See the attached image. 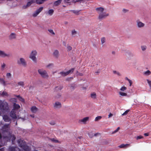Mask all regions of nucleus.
Masks as SVG:
<instances>
[{"label": "nucleus", "mask_w": 151, "mask_h": 151, "mask_svg": "<svg viewBox=\"0 0 151 151\" xmlns=\"http://www.w3.org/2000/svg\"><path fill=\"white\" fill-rule=\"evenodd\" d=\"M34 1L33 0H32L28 2L26 5H24L23 6V8L24 9H26Z\"/></svg>", "instance_id": "nucleus-12"}, {"label": "nucleus", "mask_w": 151, "mask_h": 151, "mask_svg": "<svg viewBox=\"0 0 151 151\" xmlns=\"http://www.w3.org/2000/svg\"><path fill=\"white\" fill-rule=\"evenodd\" d=\"M50 140L51 141L53 142H55V143H59V141L58 140L56 139H55L54 138L51 139Z\"/></svg>", "instance_id": "nucleus-28"}, {"label": "nucleus", "mask_w": 151, "mask_h": 151, "mask_svg": "<svg viewBox=\"0 0 151 151\" xmlns=\"http://www.w3.org/2000/svg\"><path fill=\"white\" fill-rule=\"evenodd\" d=\"M54 12V10L52 9H49L47 12V13L50 15H52Z\"/></svg>", "instance_id": "nucleus-23"}, {"label": "nucleus", "mask_w": 151, "mask_h": 151, "mask_svg": "<svg viewBox=\"0 0 151 151\" xmlns=\"http://www.w3.org/2000/svg\"><path fill=\"white\" fill-rule=\"evenodd\" d=\"M11 74L10 73H7L6 74V76L8 78H9L11 76Z\"/></svg>", "instance_id": "nucleus-47"}, {"label": "nucleus", "mask_w": 151, "mask_h": 151, "mask_svg": "<svg viewBox=\"0 0 151 151\" xmlns=\"http://www.w3.org/2000/svg\"><path fill=\"white\" fill-rule=\"evenodd\" d=\"M113 115V114L111 113H110L109 114V118L112 116Z\"/></svg>", "instance_id": "nucleus-55"}, {"label": "nucleus", "mask_w": 151, "mask_h": 151, "mask_svg": "<svg viewBox=\"0 0 151 151\" xmlns=\"http://www.w3.org/2000/svg\"><path fill=\"white\" fill-rule=\"evenodd\" d=\"M119 129H120V127H118L116 130H115L113 132H112V134H114V133H116L119 131Z\"/></svg>", "instance_id": "nucleus-36"}, {"label": "nucleus", "mask_w": 151, "mask_h": 151, "mask_svg": "<svg viewBox=\"0 0 151 151\" xmlns=\"http://www.w3.org/2000/svg\"><path fill=\"white\" fill-rule=\"evenodd\" d=\"M125 79H126V80H127L128 81H129L130 80V79H129V78H128L127 77H126V78H125Z\"/></svg>", "instance_id": "nucleus-60"}, {"label": "nucleus", "mask_w": 151, "mask_h": 151, "mask_svg": "<svg viewBox=\"0 0 151 151\" xmlns=\"http://www.w3.org/2000/svg\"><path fill=\"white\" fill-rule=\"evenodd\" d=\"M20 150L19 148L17 147H11L9 148V151H20Z\"/></svg>", "instance_id": "nucleus-14"}, {"label": "nucleus", "mask_w": 151, "mask_h": 151, "mask_svg": "<svg viewBox=\"0 0 151 151\" xmlns=\"http://www.w3.org/2000/svg\"><path fill=\"white\" fill-rule=\"evenodd\" d=\"M88 119L89 117H86L81 119L80 121L83 122V124H85L86 123V122L88 120Z\"/></svg>", "instance_id": "nucleus-19"}, {"label": "nucleus", "mask_w": 151, "mask_h": 151, "mask_svg": "<svg viewBox=\"0 0 151 151\" xmlns=\"http://www.w3.org/2000/svg\"><path fill=\"white\" fill-rule=\"evenodd\" d=\"M113 72L114 74H116L119 76H120L121 75V74L119 73L118 72L116 71H115V70L113 71Z\"/></svg>", "instance_id": "nucleus-40"}, {"label": "nucleus", "mask_w": 151, "mask_h": 151, "mask_svg": "<svg viewBox=\"0 0 151 151\" xmlns=\"http://www.w3.org/2000/svg\"><path fill=\"white\" fill-rule=\"evenodd\" d=\"M53 55L55 56L58 57L59 55L58 51L57 50H55L53 53Z\"/></svg>", "instance_id": "nucleus-25"}, {"label": "nucleus", "mask_w": 151, "mask_h": 151, "mask_svg": "<svg viewBox=\"0 0 151 151\" xmlns=\"http://www.w3.org/2000/svg\"><path fill=\"white\" fill-rule=\"evenodd\" d=\"M109 15V14L103 12L99 14L98 18L99 19L101 20L105 18L106 17L108 16Z\"/></svg>", "instance_id": "nucleus-7"}, {"label": "nucleus", "mask_w": 151, "mask_h": 151, "mask_svg": "<svg viewBox=\"0 0 151 151\" xmlns=\"http://www.w3.org/2000/svg\"><path fill=\"white\" fill-rule=\"evenodd\" d=\"M43 8V7H41L37 9L33 14V17H36L42 11Z\"/></svg>", "instance_id": "nucleus-8"}, {"label": "nucleus", "mask_w": 151, "mask_h": 151, "mask_svg": "<svg viewBox=\"0 0 151 151\" xmlns=\"http://www.w3.org/2000/svg\"><path fill=\"white\" fill-rule=\"evenodd\" d=\"M67 50L68 51H69L72 50V47L71 46H68L67 47Z\"/></svg>", "instance_id": "nucleus-38"}, {"label": "nucleus", "mask_w": 151, "mask_h": 151, "mask_svg": "<svg viewBox=\"0 0 151 151\" xmlns=\"http://www.w3.org/2000/svg\"><path fill=\"white\" fill-rule=\"evenodd\" d=\"M16 37V35L14 33H12L9 36V38L10 39L12 40L15 39Z\"/></svg>", "instance_id": "nucleus-20"}, {"label": "nucleus", "mask_w": 151, "mask_h": 151, "mask_svg": "<svg viewBox=\"0 0 151 151\" xmlns=\"http://www.w3.org/2000/svg\"><path fill=\"white\" fill-rule=\"evenodd\" d=\"M58 96L57 97L58 98H59L60 96H61V95L60 94H58Z\"/></svg>", "instance_id": "nucleus-63"}, {"label": "nucleus", "mask_w": 151, "mask_h": 151, "mask_svg": "<svg viewBox=\"0 0 151 151\" xmlns=\"http://www.w3.org/2000/svg\"><path fill=\"white\" fill-rule=\"evenodd\" d=\"M38 110V109L35 106H32L31 108V111L33 113H36Z\"/></svg>", "instance_id": "nucleus-16"}, {"label": "nucleus", "mask_w": 151, "mask_h": 151, "mask_svg": "<svg viewBox=\"0 0 151 151\" xmlns=\"http://www.w3.org/2000/svg\"><path fill=\"white\" fill-rule=\"evenodd\" d=\"M129 110H127L126 111L122 114V115H126L128 113L129 111Z\"/></svg>", "instance_id": "nucleus-41"}, {"label": "nucleus", "mask_w": 151, "mask_h": 151, "mask_svg": "<svg viewBox=\"0 0 151 151\" xmlns=\"http://www.w3.org/2000/svg\"><path fill=\"white\" fill-rule=\"evenodd\" d=\"M115 52H114V51H113V52H112V53L113 54H115Z\"/></svg>", "instance_id": "nucleus-64"}, {"label": "nucleus", "mask_w": 151, "mask_h": 151, "mask_svg": "<svg viewBox=\"0 0 151 151\" xmlns=\"http://www.w3.org/2000/svg\"><path fill=\"white\" fill-rule=\"evenodd\" d=\"M53 64L52 63H50L48 65H47L46 66V67L47 68H49V67H50V66H53Z\"/></svg>", "instance_id": "nucleus-49"}, {"label": "nucleus", "mask_w": 151, "mask_h": 151, "mask_svg": "<svg viewBox=\"0 0 151 151\" xmlns=\"http://www.w3.org/2000/svg\"><path fill=\"white\" fill-rule=\"evenodd\" d=\"M76 32L75 30H73L72 31V34L73 35L76 34Z\"/></svg>", "instance_id": "nucleus-42"}, {"label": "nucleus", "mask_w": 151, "mask_h": 151, "mask_svg": "<svg viewBox=\"0 0 151 151\" xmlns=\"http://www.w3.org/2000/svg\"><path fill=\"white\" fill-rule=\"evenodd\" d=\"M18 84L19 85L23 87L24 86V84L23 82L20 81L18 82Z\"/></svg>", "instance_id": "nucleus-33"}, {"label": "nucleus", "mask_w": 151, "mask_h": 151, "mask_svg": "<svg viewBox=\"0 0 151 151\" xmlns=\"http://www.w3.org/2000/svg\"><path fill=\"white\" fill-rule=\"evenodd\" d=\"M38 71L39 74L42 78H47L49 76L46 70L42 69H39Z\"/></svg>", "instance_id": "nucleus-3"}, {"label": "nucleus", "mask_w": 151, "mask_h": 151, "mask_svg": "<svg viewBox=\"0 0 151 151\" xmlns=\"http://www.w3.org/2000/svg\"><path fill=\"white\" fill-rule=\"evenodd\" d=\"M73 12L75 13V14H77L78 13V11H76L75 10H73Z\"/></svg>", "instance_id": "nucleus-56"}, {"label": "nucleus", "mask_w": 151, "mask_h": 151, "mask_svg": "<svg viewBox=\"0 0 151 151\" xmlns=\"http://www.w3.org/2000/svg\"><path fill=\"white\" fill-rule=\"evenodd\" d=\"M4 149L3 148H1L0 149V151H3Z\"/></svg>", "instance_id": "nucleus-59"}, {"label": "nucleus", "mask_w": 151, "mask_h": 151, "mask_svg": "<svg viewBox=\"0 0 151 151\" xmlns=\"http://www.w3.org/2000/svg\"><path fill=\"white\" fill-rule=\"evenodd\" d=\"M17 143L19 147L22 148L25 151H30L31 149L29 146L27 145L26 143L24 140L19 139Z\"/></svg>", "instance_id": "nucleus-1"}, {"label": "nucleus", "mask_w": 151, "mask_h": 151, "mask_svg": "<svg viewBox=\"0 0 151 151\" xmlns=\"http://www.w3.org/2000/svg\"><path fill=\"white\" fill-rule=\"evenodd\" d=\"M96 94L94 93H93L91 94V97L92 98L95 99L96 98Z\"/></svg>", "instance_id": "nucleus-31"}, {"label": "nucleus", "mask_w": 151, "mask_h": 151, "mask_svg": "<svg viewBox=\"0 0 151 151\" xmlns=\"http://www.w3.org/2000/svg\"><path fill=\"white\" fill-rule=\"evenodd\" d=\"M20 106L16 103H14L13 104V108L14 109H18L20 108Z\"/></svg>", "instance_id": "nucleus-21"}, {"label": "nucleus", "mask_w": 151, "mask_h": 151, "mask_svg": "<svg viewBox=\"0 0 151 151\" xmlns=\"http://www.w3.org/2000/svg\"><path fill=\"white\" fill-rule=\"evenodd\" d=\"M10 101L13 103H16L17 102V99L15 98H12L10 99Z\"/></svg>", "instance_id": "nucleus-26"}, {"label": "nucleus", "mask_w": 151, "mask_h": 151, "mask_svg": "<svg viewBox=\"0 0 151 151\" xmlns=\"http://www.w3.org/2000/svg\"><path fill=\"white\" fill-rule=\"evenodd\" d=\"M96 10L97 13L99 14L104 12V8L102 7H98L96 9Z\"/></svg>", "instance_id": "nucleus-10"}, {"label": "nucleus", "mask_w": 151, "mask_h": 151, "mask_svg": "<svg viewBox=\"0 0 151 151\" xmlns=\"http://www.w3.org/2000/svg\"><path fill=\"white\" fill-rule=\"evenodd\" d=\"M100 73V71L99 70L95 72V73Z\"/></svg>", "instance_id": "nucleus-58"}, {"label": "nucleus", "mask_w": 151, "mask_h": 151, "mask_svg": "<svg viewBox=\"0 0 151 151\" xmlns=\"http://www.w3.org/2000/svg\"><path fill=\"white\" fill-rule=\"evenodd\" d=\"M147 82L149 85V86L151 88V81H149V80H147Z\"/></svg>", "instance_id": "nucleus-48"}, {"label": "nucleus", "mask_w": 151, "mask_h": 151, "mask_svg": "<svg viewBox=\"0 0 151 151\" xmlns=\"http://www.w3.org/2000/svg\"><path fill=\"white\" fill-rule=\"evenodd\" d=\"M119 94L122 96H127V93L123 92L121 91H119Z\"/></svg>", "instance_id": "nucleus-27"}, {"label": "nucleus", "mask_w": 151, "mask_h": 151, "mask_svg": "<svg viewBox=\"0 0 151 151\" xmlns=\"http://www.w3.org/2000/svg\"><path fill=\"white\" fill-rule=\"evenodd\" d=\"M74 69V68H72L70 70L66 72H60V74H61L63 76H66L68 75L70 73H73Z\"/></svg>", "instance_id": "nucleus-6"}, {"label": "nucleus", "mask_w": 151, "mask_h": 151, "mask_svg": "<svg viewBox=\"0 0 151 151\" xmlns=\"http://www.w3.org/2000/svg\"><path fill=\"white\" fill-rule=\"evenodd\" d=\"M0 82L4 86H5L6 85L5 81L3 78H0Z\"/></svg>", "instance_id": "nucleus-24"}, {"label": "nucleus", "mask_w": 151, "mask_h": 151, "mask_svg": "<svg viewBox=\"0 0 151 151\" xmlns=\"http://www.w3.org/2000/svg\"><path fill=\"white\" fill-rule=\"evenodd\" d=\"M151 73V72L149 70H147L144 72V74L146 75H150Z\"/></svg>", "instance_id": "nucleus-29"}, {"label": "nucleus", "mask_w": 151, "mask_h": 151, "mask_svg": "<svg viewBox=\"0 0 151 151\" xmlns=\"http://www.w3.org/2000/svg\"><path fill=\"white\" fill-rule=\"evenodd\" d=\"M17 63L19 65H21L24 67H26L27 65V63L25 59L22 58H20L17 60Z\"/></svg>", "instance_id": "nucleus-5"}, {"label": "nucleus", "mask_w": 151, "mask_h": 151, "mask_svg": "<svg viewBox=\"0 0 151 151\" xmlns=\"http://www.w3.org/2000/svg\"><path fill=\"white\" fill-rule=\"evenodd\" d=\"M9 54H6L4 51L0 50V57L4 58L5 57H9Z\"/></svg>", "instance_id": "nucleus-13"}, {"label": "nucleus", "mask_w": 151, "mask_h": 151, "mask_svg": "<svg viewBox=\"0 0 151 151\" xmlns=\"http://www.w3.org/2000/svg\"><path fill=\"white\" fill-rule=\"evenodd\" d=\"M37 52L36 50H33L32 52L29 56L30 58L32 60L35 62L36 63L37 60L36 58V56L37 55Z\"/></svg>", "instance_id": "nucleus-4"}, {"label": "nucleus", "mask_w": 151, "mask_h": 151, "mask_svg": "<svg viewBox=\"0 0 151 151\" xmlns=\"http://www.w3.org/2000/svg\"><path fill=\"white\" fill-rule=\"evenodd\" d=\"M3 119L5 122H9L11 121V119L9 117L6 115H3Z\"/></svg>", "instance_id": "nucleus-11"}, {"label": "nucleus", "mask_w": 151, "mask_h": 151, "mask_svg": "<svg viewBox=\"0 0 151 151\" xmlns=\"http://www.w3.org/2000/svg\"><path fill=\"white\" fill-rule=\"evenodd\" d=\"M2 135L0 133V139H1L2 138Z\"/></svg>", "instance_id": "nucleus-61"}, {"label": "nucleus", "mask_w": 151, "mask_h": 151, "mask_svg": "<svg viewBox=\"0 0 151 151\" xmlns=\"http://www.w3.org/2000/svg\"><path fill=\"white\" fill-rule=\"evenodd\" d=\"M48 31H49V32L50 33L52 34L53 35H55V34L53 30L52 29H48Z\"/></svg>", "instance_id": "nucleus-44"}, {"label": "nucleus", "mask_w": 151, "mask_h": 151, "mask_svg": "<svg viewBox=\"0 0 151 151\" xmlns=\"http://www.w3.org/2000/svg\"><path fill=\"white\" fill-rule=\"evenodd\" d=\"M30 116L33 118H34V115H30Z\"/></svg>", "instance_id": "nucleus-62"}, {"label": "nucleus", "mask_w": 151, "mask_h": 151, "mask_svg": "<svg viewBox=\"0 0 151 151\" xmlns=\"http://www.w3.org/2000/svg\"><path fill=\"white\" fill-rule=\"evenodd\" d=\"M61 106V103L59 102H56L55 103L54 106L55 108H60Z\"/></svg>", "instance_id": "nucleus-17"}, {"label": "nucleus", "mask_w": 151, "mask_h": 151, "mask_svg": "<svg viewBox=\"0 0 151 151\" xmlns=\"http://www.w3.org/2000/svg\"><path fill=\"white\" fill-rule=\"evenodd\" d=\"M9 109L8 103L4 102L0 104V110L2 111H7Z\"/></svg>", "instance_id": "nucleus-2"}, {"label": "nucleus", "mask_w": 151, "mask_h": 151, "mask_svg": "<svg viewBox=\"0 0 151 151\" xmlns=\"http://www.w3.org/2000/svg\"><path fill=\"white\" fill-rule=\"evenodd\" d=\"M6 66V64L3 63L1 65V69L2 70H4V68Z\"/></svg>", "instance_id": "nucleus-34"}, {"label": "nucleus", "mask_w": 151, "mask_h": 151, "mask_svg": "<svg viewBox=\"0 0 151 151\" xmlns=\"http://www.w3.org/2000/svg\"><path fill=\"white\" fill-rule=\"evenodd\" d=\"M141 48L142 50L144 51L146 49V47L145 46H141Z\"/></svg>", "instance_id": "nucleus-43"}, {"label": "nucleus", "mask_w": 151, "mask_h": 151, "mask_svg": "<svg viewBox=\"0 0 151 151\" xmlns=\"http://www.w3.org/2000/svg\"><path fill=\"white\" fill-rule=\"evenodd\" d=\"M62 86H60V87H56V88H58V89L60 90L62 88Z\"/></svg>", "instance_id": "nucleus-51"}, {"label": "nucleus", "mask_w": 151, "mask_h": 151, "mask_svg": "<svg viewBox=\"0 0 151 151\" xmlns=\"http://www.w3.org/2000/svg\"><path fill=\"white\" fill-rule=\"evenodd\" d=\"M130 146V144H122L120 145H119V147L120 148H126L127 147L129 146Z\"/></svg>", "instance_id": "nucleus-18"}, {"label": "nucleus", "mask_w": 151, "mask_h": 151, "mask_svg": "<svg viewBox=\"0 0 151 151\" xmlns=\"http://www.w3.org/2000/svg\"><path fill=\"white\" fill-rule=\"evenodd\" d=\"M50 124H51L53 125L55 124V123L54 122H50Z\"/></svg>", "instance_id": "nucleus-57"}, {"label": "nucleus", "mask_w": 151, "mask_h": 151, "mask_svg": "<svg viewBox=\"0 0 151 151\" xmlns=\"http://www.w3.org/2000/svg\"><path fill=\"white\" fill-rule=\"evenodd\" d=\"M101 116H99L96 117L95 120V121H97L100 119L101 118Z\"/></svg>", "instance_id": "nucleus-32"}, {"label": "nucleus", "mask_w": 151, "mask_h": 151, "mask_svg": "<svg viewBox=\"0 0 151 151\" xmlns=\"http://www.w3.org/2000/svg\"><path fill=\"white\" fill-rule=\"evenodd\" d=\"M143 136H141V135H139V136H138L137 137V139L138 140V139H141L143 138Z\"/></svg>", "instance_id": "nucleus-46"}, {"label": "nucleus", "mask_w": 151, "mask_h": 151, "mask_svg": "<svg viewBox=\"0 0 151 151\" xmlns=\"http://www.w3.org/2000/svg\"><path fill=\"white\" fill-rule=\"evenodd\" d=\"M106 41V39L105 37H103L101 38V41L102 44H103Z\"/></svg>", "instance_id": "nucleus-30"}, {"label": "nucleus", "mask_w": 151, "mask_h": 151, "mask_svg": "<svg viewBox=\"0 0 151 151\" xmlns=\"http://www.w3.org/2000/svg\"><path fill=\"white\" fill-rule=\"evenodd\" d=\"M62 0H58L55 1L54 3V5L55 6H58L61 3Z\"/></svg>", "instance_id": "nucleus-22"}, {"label": "nucleus", "mask_w": 151, "mask_h": 151, "mask_svg": "<svg viewBox=\"0 0 151 151\" xmlns=\"http://www.w3.org/2000/svg\"><path fill=\"white\" fill-rule=\"evenodd\" d=\"M137 25L139 27H142L144 26L145 24L139 20L137 21Z\"/></svg>", "instance_id": "nucleus-15"}, {"label": "nucleus", "mask_w": 151, "mask_h": 151, "mask_svg": "<svg viewBox=\"0 0 151 151\" xmlns=\"http://www.w3.org/2000/svg\"><path fill=\"white\" fill-rule=\"evenodd\" d=\"M14 96H16V97L19 98V99L20 98V97H21L20 95H14Z\"/></svg>", "instance_id": "nucleus-54"}, {"label": "nucleus", "mask_w": 151, "mask_h": 151, "mask_svg": "<svg viewBox=\"0 0 151 151\" xmlns=\"http://www.w3.org/2000/svg\"><path fill=\"white\" fill-rule=\"evenodd\" d=\"M129 83V86H131V85H132V81L131 80H130L129 81H128Z\"/></svg>", "instance_id": "nucleus-52"}, {"label": "nucleus", "mask_w": 151, "mask_h": 151, "mask_svg": "<svg viewBox=\"0 0 151 151\" xmlns=\"http://www.w3.org/2000/svg\"><path fill=\"white\" fill-rule=\"evenodd\" d=\"M2 96H8V94L7 92L6 91H4L1 94Z\"/></svg>", "instance_id": "nucleus-37"}, {"label": "nucleus", "mask_w": 151, "mask_h": 151, "mask_svg": "<svg viewBox=\"0 0 151 151\" xmlns=\"http://www.w3.org/2000/svg\"><path fill=\"white\" fill-rule=\"evenodd\" d=\"M149 134L148 133H145L144 134V135L145 136H147L149 135Z\"/></svg>", "instance_id": "nucleus-53"}, {"label": "nucleus", "mask_w": 151, "mask_h": 151, "mask_svg": "<svg viewBox=\"0 0 151 151\" xmlns=\"http://www.w3.org/2000/svg\"><path fill=\"white\" fill-rule=\"evenodd\" d=\"M127 89V88L125 87L124 86H122L120 88V90L124 91Z\"/></svg>", "instance_id": "nucleus-35"}, {"label": "nucleus", "mask_w": 151, "mask_h": 151, "mask_svg": "<svg viewBox=\"0 0 151 151\" xmlns=\"http://www.w3.org/2000/svg\"><path fill=\"white\" fill-rule=\"evenodd\" d=\"M10 115L11 117L14 119H16L17 116L16 114V112L14 110H12L10 113Z\"/></svg>", "instance_id": "nucleus-9"}, {"label": "nucleus", "mask_w": 151, "mask_h": 151, "mask_svg": "<svg viewBox=\"0 0 151 151\" xmlns=\"http://www.w3.org/2000/svg\"><path fill=\"white\" fill-rule=\"evenodd\" d=\"M9 124H5L4 125L3 127V129H7L9 127Z\"/></svg>", "instance_id": "nucleus-39"}, {"label": "nucleus", "mask_w": 151, "mask_h": 151, "mask_svg": "<svg viewBox=\"0 0 151 151\" xmlns=\"http://www.w3.org/2000/svg\"><path fill=\"white\" fill-rule=\"evenodd\" d=\"M123 12L124 13H126L128 11V10L125 9H124L122 10Z\"/></svg>", "instance_id": "nucleus-50"}, {"label": "nucleus", "mask_w": 151, "mask_h": 151, "mask_svg": "<svg viewBox=\"0 0 151 151\" xmlns=\"http://www.w3.org/2000/svg\"><path fill=\"white\" fill-rule=\"evenodd\" d=\"M19 100H20V101H22V102H24V99L21 96V97H20V98L19 99Z\"/></svg>", "instance_id": "nucleus-45"}]
</instances>
